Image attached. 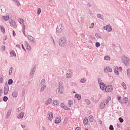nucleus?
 Instances as JSON below:
<instances>
[{"instance_id": "f257e3e1", "label": "nucleus", "mask_w": 130, "mask_h": 130, "mask_svg": "<svg viewBox=\"0 0 130 130\" xmlns=\"http://www.w3.org/2000/svg\"><path fill=\"white\" fill-rule=\"evenodd\" d=\"M59 45L61 47L66 46L67 45V39L66 38H62L59 40Z\"/></svg>"}, {"instance_id": "f03ea898", "label": "nucleus", "mask_w": 130, "mask_h": 130, "mask_svg": "<svg viewBox=\"0 0 130 130\" xmlns=\"http://www.w3.org/2000/svg\"><path fill=\"white\" fill-rule=\"evenodd\" d=\"M63 84V83L61 81H60L59 83L58 91L60 94H62V93H63V86H62Z\"/></svg>"}, {"instance_id": "7ed1b4c3", "label": "nucleus", "mask_w": 130, "mask_h": 130, "mask_svg": "<svg viewBox=\"0 0 130 130\" xmlns=\"http://www.w3.org/2000/svg\"><path fill=\"white\" fill-rule=\"evenodd\" d=\"M122 60L125 66H128L130 63V59L126 56H124L122 58Z\"/></svg>"}, {"instance_id": "20e7f679", "label": "nucleus", "mask_w": 130, "mask_h": 130, "mask_svg": "<svg viewBox=\"0 0 130 130\" xmlns=\"http://www.w3.org/2000/svg\"><path fill=\"white\" fill-rule=\"evenodd\" d=\"M63 29H64V26L62 24H60L57 26L56 32H57V33H60V32H62Z\"/></svg>"}, {"instance_id": "39448f33", "label": "nucleus", "mask_w": 130, "mask_h": 130, "mask_svg": "<svg viewBox=\"0 0 130 130\" xmlns=\"http://www.w3.org/2000/svg\"><path fill=\"white\" fill-rule=\"evenodd\" d=\"M9 22L11 27L14 28V29L17 28V24H16V22H15L13 19L9 20Z\"/></svg>"}, {"instance_id": "423d86ee", "label": "nucleus", "mask_w": 130, "mask_h": 130, "mask_svg": "<svg viewBox=\"0 0 130 130\" xmlns=\"http://www.w3.org/2000/svg\"><path fill=\"white\" fill-rule=\"evenodd\" d=\"M112 90L113 88L112 85H108V86H106V88H105V91L107 93H109V92H112Z\"/></svg>"}, {"instance_id": "0eeeda50", "label": "nucleus", "mask_w": 130, "mask_h": 130, "mask_svg": "<svg viewBox=\"0 0 130 130\" xmlns=\"http://www.w3.org/2000/svg\"><path fill=\"white\" fill-rule=\"evenodd\" d=\"M104 73H111L112 72V69L110 67H107L104 69Z\"/></svg>"}, {"instance_id": "6e6552de", "label": "nucleus", "mask_w": 130, "mask_h": 130, "mask_svg": "<svg viewBox=\"0 0 130 130\" xmlns=\"http://www.w3.org/2000/svg\"><path fill=\"white\" fill-rule=\"evenodd\" d=\"M27 38L28 40H30V42H32V43H35L36 40H35V39H34V38L33 37L28 35L27 36Z\"/></svg>"}, {"instance_id": "1a4fd4ad", "label": "nucleus", "mask_w": 130, "mask_h": 130, "mask_svg": "<svg viewBox=\"0 0 130 130\" xmlns=\"http://www.w3.org/2000/svg\"><path fill=\"white\" fill-rule=\"evenodd\" d=\"M106 107V104H105V102H101L100 105V108L101 109H104Z\"/></svg>"}, {"instance_id": "9d476101", "label": "nucleus", "mask_w": 130, "mask_h": 130, "mask_svg": "<svg viewBox=\"0 0 130 130\" xmlns=\"http://www.w3.org/2000/svg\"><path fill=\"white\" fill-rule=\"evenodd\" d=\"M100 87L101 89L103 90H105V88H106V85L103 82H101L100 84Z\"/></svg>"}, {"instance_id": "9b49d317", "label": "nucleus", "mask_w": 130, "mask_h": 130, "mask_svg": "<svg viewBox=\"0 0 130 130\" xmlns=\"http://www.w3.org/2000/svg\"><path fill=\"white\" fill-rule=\"evenodd\" d=\"M61 108H63V109H64V110H70V108L68 107L67 106L64 105V103H62L61 104Z\"/></svg>"}, {"instance_id": "f8f14e48", "label": "nucleus", "mask_w": 130, "mask_h": 130, "mask_svg": "<svg viewBox=\"0 0 130 130\" xmlns=\"http://www.w3.org/2000/svg\"><path fill=\"white\" fill-rule=\"evenodd\" d=\"M48 114H49V117L48 119L49 120H52V118H53V114H52V112H48Z\"/></svg>"}, {"instance_id": "ddd939ff", "label": "nucleus", "mask_w": 130, "mask_h": 130, "mask_svg": "<svg viewBox=\"0 0 130 130\" xmlns=\"http://www.w3.org/2000/svg\"><path fill=\"white\" fill-rule=\"evenodd\" d=\"M12 96L14 97V98L18 97V91H17V90H14L12 93Z\"/></svg>"}, {"instance_id": "4468645a", "label": "nucleus", "mask_w": 130, "mask_h": 130, "mask_svg": "<svg viewBox=\"0 0 130 130\" xmlns=\"http://www.w3.org/2000/svg\"><path fill=\"white\" fill-rule=\"evenodd\" d=\"M36 71V67H34L30 71V72L29 73V76H34V73H35Z\"/></svg>"}, {"instance_id": "2eb2a0df", "label": "nucleus", "mask_w": 130, "mask_h": 130, "mask_svg": "<svg viewBox=\"0 0 130 130\" xmlns=\"http://www.w3.org/2000/svg\"><path fill=\"white\" fill-rule=\"evenodd\" d=\"M61 121V117L60 116L57 117L55 120V123H59Z\"/></svg>"}, {"instance_id": "dca6fc26", "label": "nucleus", "mask_w": 130, "mask_h": 130, "mask_svg": "<svg viewBox=\"0 0 130 130\" xmlns=\"http://www.w3.org/2000/svg\"><path fill=\"white\" fill-rule=\"evenodd\" d=\"M24 45L27 50H31V47L28 42H26Z\"/></svg>"}, {"instance_id": "f3484780", "label": "nucleus", "mask_w": 130, "mask_h": 130, "mask_svg": "<svg viewBox=\"0 0 130 130\" xmlns=\"http://www.w3.org/2000/svg\"><path fill=\"white\" fill-rule=\"evenodd\" d=\"M41 88L40 89V92H41V93H43V92H44V89L46 88V85H43L42 86H41Z\"/></svg>"}, {"instance_id": "a211bd4d", "label": "nucleus", "mask_w": 130, "mask_h": 130, "mask_svg": "<svg viewBox=\"0 0 130 130\" xmlns=\"http://www.w3.org/2000/svg\"><path fill=\"white\" fill-rule=\"evenodd\" d=\"M11 114H12V110H9L7 113V115L6 116V118H10V116H11Z\"/></svg>"}, {"instance_id": "6ab92c4d", "label": "nucleus", "mask_w": 130, "mask_h": 130, "mask_svg": "<svg viewBox=\"0 0 130 130\" xmlns=\"http://www.w3.org/2000/svg\"><path fill=\"white\" fill-rule=\"evenodd\" d=\"M24 117V112H21L19 115L17 116V118L18 119H21V118H23Z\"/></svg>"}, {"instance_id": "aec40b11", "label": "nucleus", "mask_w": 130, "mask_h": 130, "mask_svg": "<svg viewBox=\"0 0 130 130\" xmlns=\"http://www.w3.org/2000/svg\"><path fill=\"white\" fill-rule=\"evenodd\" d=\"M97 17L99 18V19H101L103 21H104V16H103V15L101 14H98Z\"/></svg>"}, {"instance_id": "412c9836", "label": "nucleus", "mask_w": 130, "mask_h": 130, "mask_svg": "<svg viewBox=\"0 0 130 130\" xmlns=\"http://www.w3.org/2000/svg\"><path fill=\"white\" fill-rule=\"evenodd\" d=\"M106 30L108 31V32H110L112 30V28H111V26L110 25H107L106 26Z\"/></svg>"}, {"instance_id": "4be33fe9", "label": "nucleus", "mask_w": 130, "mask_h": 130, "mask_svg": "<svg viewBox=\"0 0 130 130\" xmlns=\"http://www.w3.org/2000/svg\"><path fill=\"white\" fill-rule=\"evenodd\" d=\"M74 104V103L72 100H70L68 101V106L69 107H72V105Z\"/></svg>"}, {"instance_id": "5701e85b", "label": "nucleus", "mask_w": 130, "mask_h": 130, "mask_svg": "<svg viewBox=\"0 0 130 130\" xmlns=\"http://www.w3.org/2000/svg\"><path fill=\"white\" fill-rule=\"evenodd\" d=\"M83 123L84 125H87L88 124V118L86 117L83 120Z\"/></svg>"}, {"instance_id": "b1692460", "label": "nucleus", "mask_w": 130, "mask_h": 130, "mask_svg": "<svg viewBox=\"0 0 130 130\" xmlns=\"http://www.w3.org/2000/svg\"><path fill=\"white\" fill-rule=\"evenodd\" d=\"M51 101H52V100H51V99L49 98L46 102L45 104H46V105H48L49 104H50V103H51Z\"/></svg>"}, {"instance_id": "393cba45", "label": "nucleus", "mask_w": 130, "mask_h": 130, "mask_svg": "<svg viewBox=\"0 0 130 130\" xmlns=\"http://www.w3.org/2000/svg\"><path fill=\"white\" fill-rule=\"evenodd\" d=\"M22 32L23 33L24 35H25V29H26V25H25V24H22Z\"/></svg>"}, {"instance_id": "a878e982", "label": "nucleus", "mask_w": 130, "mask_h": 130, "mask_svg": "<svg viewBox=\"0 0 130 130\" xmlns=\"http://www.w3.org/2000/svg\"><path fill=\"white\" fill-rule=\"evenodd\" d=\"M0 29H1V31L3 32V33H6V29H5L4 26L0 25Z\"/></svg>"}, {"instance_id": "bb28decb", "label": "nucleus", "mask_w": 130, "mask_h": 130, "mask_svg": "<svg viewBox=\"0 0 130 130\" xmlns=\"http://www.w3.org/2000/svg\"><path fill=\"white\" fill-rule=\"evenodd\" d=\"M88 118L90 122H93V120H94V117L92 115H90Z\"/></svg>"}, {"instance_id": "cd10ccee", "label": "nucleus", "mask_w": 130, "mask_h": 130, "mask_svg": "<svg viewBox=\"0 0 130 130\" xmlns=\"http://www.w3.org/2000/svg\"><path fill=\"white\" fill-rule=\"evenodd\" d=\"M44 84H45V79H43L40 83V86H43V85H44Z\"/></svg>"}, {"instance_id": "c85d7f7f", "label": "nucleus", "mask_w": 130, "mask_h": 130, "mask_svg": "<svg viewBox=\"0 0 130 130\" xmlns=\"http://www.w3.org/2000/svg\"><path fill=\"white\" fill-rule=\"evenodd\" d=\"M75 98H77V99H78V100H81V95L76 93L75 95Z\"/></svg>"}, {"instance_id": "c756f323", "label": "nucleus", "mask_w": 130, "mask_h": 130, "mask_svg": "<svg viewBox=\"0 0 130 130\" xmlns=\"http://www.w3.org/2000/svg\"><path fill=\"white\" fill-rule=\"evenodd\" d=\"M2 18L3 19H4V21H8L10 17L9 16H3Z\"/></svg>"}, {"instance_id": "7c9ffc66", "label": "nucleus", "mask_w": 130, "mask_h": 130, "mask_svg": "<svg viewBox=\"0 0 130 130\" xmlns=\"http://www.w3.org/2000/svg\"><path fill=\"white\" fill-rule=\"evenodd\" d=\"M18 22L20 23V24H21V25H23L24 24V20L22 18H19L18 19Z\"/></svg>"}, {"instance_id": "2f4dec72", "label": "nucleus", "mask_w": 130, "mask_h": 130, "mask_svg": "<svg viewBox=\"0 0 130 130\" xmlns=\"http://www.w3.org/2000/svg\"><path fill=\"white\" fill-rule=\"evenodd\" d=\"M9 93V89H4V95H7Z\"/></svg>"}, {"instance_id": "473e14b6", "label": "nucleus", "mask_w": 130, "mask_h": 130, "mask_svg": "<svg viewBox=\"0 0 130 130\" xmlns=\"http://www.w3.org/2000/svg\"><path fill=\"white\" fill-rule=\"evenodd\" d=\"M67 78H72L73 77V74L72 73H67L66 74Z\"/></svg>"}, {"instance_id": "72a5a7b5", "label": "nucleus", "mask_w": 130, "mask_h": 130, "mask_svg": "<svg viewBox=\"0 0 130 130\" xmlns=\"http://www.w3.org/2000/svg\"><path fill=\"white\" fill-rule=\"evenodd\" d=\"M10 53L12 56H16V53L14 51H11Z\"/></svg>"}, {"instance_id": "f704fd0d", "label": "nucleus", "mask_w": 130, "mask_h": 130, "mask_svg": "<svg viewBox=\"0 0 130 130\" xmlns=\"http://www.w3.org/2000/svg\"><path fill=\"white\" fill-rule=\"evenodd\" d=\"M88 14L89 15H90V16H91V17H93L94 16V15L93 14V12L91 10H89Z\"/></svg>"}, {"instance_id": "c9c22d12", "label": "nucleus", "mask_w": 130, "mask_h": 130, "mask_svg": "<svg viewBox=\"0 0 130 130\" xmlns=\"http://www.w3.org/2000/svg\"><path fill=\"white\" fill-rule=\"evenodd\" d=\"M85 101L87 103V105H90V104H91V101H90V100L85 99Z\"/></svg>"}, {"instance_id": "e433bc0d", "label": "nucleus", "mask_w": 130, "mask_h": 130, "mask_svg": "<svg viewBox=\"0 0 130 130\" xmlns=\"http://www.w3.org/2000/svg\"><path fill=\"white\" fill-rule=\"evenodd\" d=\"M127 76L130 78V69H128L126 72Z\"/></svg>"}, {"instance_id": "4c0bfd02", "label": "nucleus", "mask_w": 130, "mask_h": 130, "mask_svg": "<svg viewBox=\"0 0 130 130\" xmlns=\"http://www.w3.org/2000/svg\"><path fill=\"white\" fill-rule=\"evenodd\" d=\"M8 85H12L13 84V79H10L8 80Z\"/></svg>"}, {"instance_id": "58836bf2", "label": "nucleus", "mask_w": 130, "mask_h": 130, "mask_svg": "<svg viewBox=\"0 0 130 130\" xmlns=\"http://www.w3.org/2000/svg\"><path fill=\"white\" fill-rule=\"evenodd\" d=\"M8 96H5L3 98V101H4V102H7V101H8Z\"/></svg>"}, {"instance_id": "ea45409f", "label": "nucleus", "mask_w": 130, "mask_h": 130, "mask_svg": "<svg viewBox=\"0 0 130 130\" xmlns=\"http://www.w3.org/2000/svg\"><path fill=\"white\" fill-rule=\"evenodd\" d=\"M108 99H107L106 102H105V103H106V104H108V103H109V100H111V99L110 98V96H108Z\"/></svg>"}, {"instance_id": "a19ab883", "label": "nucleus", "mask_w": 130, "mask_h": 130, "mask_svg": "<svg viewBox=\"0 0 130 130\" xmlns=\"http://www.w3.org/2000/svg\"><path fill=\"white\" fill-rule=\"evenodd\" d=\"M121 85H122V87H123L124 89H125V90H126V85L125 84V83L124 82H122Z\"/></svg>"}, {"instance_id": "79ce46f5", "label": "nucleus", "mask_w": 130, "mask_h": 130, "mask_svg": "<svg viewBox=\"0 0 130 130\" xmlns=\"http://www.w3.org/2000/svg\"><path fill=\"white\" fill-rule=\"evenodd\" d=\"M4 89H9V85L8 84L7 82H6V83H5Z\"/></svg>"}, {"instance_id": "37998d69", "label": "nucleus", "mask_w": 130, "mask_h": 130, "mask_svg": "<svg viewBox=\"0 0 130 130\" xmlns=\"http://www.w3.org/2000/svg\"><path fill=\"white\" fill-rule=\"evenodd\" d=\"M104 58L106 60H110V57L108 56H105Z\"/></svg>"}, {"instance_id": "c03bdc74", "label": "nucleus", "mask_w": 130, "mask_h": 130, "mask_svg": "<svg viewBox=\"0 0 130 130\" xmlns=\"http://www.w3.org/2000/svg\"><path fill=\"white\" fill-rule=\"evenodd\" d=\"M86 82V79L85 78H82L80 80V83H84Z\"/></svg>"}, {"instance_id": "a18cd8bd", "label": "nucleus", "mask_w": 130, "mask_h": 130, "mask_svg": "<svg viewBox=\"0 0 130 130\" xmlns=\"http://www.w3.org/2000/svg\"><path fill=\"white\" fill-rule=\"evenodd\" d=\"M13 73V67H11L9 70V75H12V73Z\"/></svg>"}, {"instance_id": "49530a36", "label": "nucleus", "mask_w": 130, "mask_h": 130, "mask_svg": "<svg viewBox=\"0 0 130 130\" xmlns=\"http://www.w3.org/2000/svg\"><path fill=\"white\" fill-rule=\"evenodd\" d=\"M123 101H124V103H125V104H126V103H127V98H124L123 99Z\"/></svg>"}, {"instance_id": "de8ad7c7", "label": "nucleus", "mask_w": 130, "mask_h": 130, "mask_svg": "<svg viewBox=\"0 0 130 130\" xmlns=\"http://www.w3.org/2000/svg\"><path fill=\"white\" fill-rule=\"evenodd\" d=\"M100 45H101V44H100V43L99 42H96L95 43V46L96 47H99L100 46Z\"/></svg>"}, {"instance_id": "09e8293b", "label": "nucleus", "mask_w": 130, "mask_h": 130, "mask_svg": "<svg viewBox=\"0 0 130 130\" xmlns=\"http://www.w3.org/2000/svg\"><path fill=\"white\" fill-rule=\"evenodd\" d=\"M98 81L100 85L101 83H102V79H101L100 78H98Z\"/></svg>"}, {"instance_id": "8fccbe9b", "label": "nucleus", "mask_w": 130, "mask_h": 130, "mask_svg": "<svg viewBox=\"0 0 130 130\" xmlns=\"http://www.w3.org/2000/svg\"><path fill=\"white\" fill-rule=\"evenodd\" d=\"M53 103L54 105H58V102H57V100H54Z\"/></svg>"}, {"instance_id": "3c124183", "label": "nucleus", "mask_w": 130, "mask_h": 130, "mask_svg": "<svg viewBox=\"0 0 130 130\" xmlns=\"http://www.w3.org/2000/svg\"><path fill=\"white\" fill-rule=\"evenodd\" d=\"M40 13H41V9L38 8L37 12L38 15H40Z\"/></svg>"}, {"instance_id": "603ef678", "label": "nucleus", "mask_w": 130, "mask_h": 130, "mask_svg": "<svg viewBox=\"0 0 130 130\" xmlns=\"http://www.w3.org/2000/svg\"><path fill=\"white\" fill-rule=\"evenodd\" d=\"M114 73L115 75H117V76H118V75H119V73L118 72V71L115 70V69Z\"/></svg>"}, {"instance_id": "864d4df0", "label": "nucleus", "mask_w": 130, "mask_h": 130, "mask_svg": "<svg viewBox=\"0 0 130 130\" xmlns=\"http://www.w3.org/2000/svg\"><path fill=\"white\" fill-rule=\"evenodd\" d=\"M110 130H114V128L113 127V125H110L109 126Z\"/></svg>"}, {"instance_id": "5fc2aeb1", "label": "nucleus", "mask_w": 130, "mask_h": 130, "mask_svg": "<svg viewBox=\"0 0 130 130\" xmlns=\"http://www.w3.org/2000/svg\"><path fill=\"white\" fill-rule=\"evenodd\" d=\"M119 120L121 123H122V122H123V119L121 117L119 118Z\"/></svg>"}, {"instance_id": "6e6d98bb", "label": "nucleus", "mask_w": 130, "mask_h": 130, "mask_svg": "<svg viewBox=\"0 0 130 130\" xmlns=\"http://www.w3.org/2000/svg\"><path fill=\"white\" fill-rule=\"evenodd\" d=\"M15 4H16L17 7H20V2L18 0L15 2Z\"/></svg>"}, {"instance_id": "4d7b16f0", "label": "nucleus", "mask_w": 130, "mask_h": 130, "mask_svg": "<svg viewBox=\"0 0 130 130\" xmlns=\"http://www.w3.org/2000/svg\"><path fill=\"white\" fill-rule=\"evenodd\" d=\"M117 98L119 102H120V103H121V101H120L121 99V96H118Z\"/></svg>"}, {"instance_id": "13d9d810", "label": "nucleus", "mask_w": 130, "mask_h": 130, "mask_svg": "<svg viewBox=\"0 0 130 130\" xmlns=\"http://www.w3.org/2000/svg\"><path fill=\"white\" fill-rule=\"evenodd\" d=\"M2 95H3V89H0V97H1V96H2Z\"/></svg>"}, {"instance_id": "bf43d9fd", "label": "nucleus", "mask_w": 130, "mask_h": 130, "mask_svg": "<svg viewBox=\"0 0 130 130\" xmlns=\"http://www.w3.org/2000/svg\"><path fill=\"white\" fill-rule=\"evenodd\" d=\"M12 33L14 37H15V36H16V32H15V30H13Z\"/></svg>"}, {"instance_id": "052dcab7", "label": "nucleus", "mask_w": 130, "mask_h": 130, "mask_svg": "<svg viewBox=\"0 0 130 130\" xmlns=\"http://www.w3.org/2000/svg\"><path fill=\"white\" fill-rule=\"evenodd\" d=\"M95 35L96 37H100V36L99 35V33H95Z\"/></svg>"}, {"instance_id": "680f3d73", "label": "nucleus", "mask_w": 130, "mask_h": 130, "mask_svg": "<svg viewBox=\"0 0 130 130\" xmlns=\"http://www.w3.org/2000/svg\"><path fill=\"white\" fill-rule=\"evenodd\" d=\"M93 27H94V22H92L91 24V26H90V27H89V28H93Z\"/></svg>"}, {"instance_id": "e2e57ef3", "label": "nucleus", "mask_w": 130, "mask_h": 130, "mask_svg": "<svg viewBox=\"0 0 130 130\" xmlns=\"http://www.w3.org/2000/svg\"><path fill=\"white\" fill-rule=\"evenodd\" d=\"M21 46H22V49H23V50H24V51H26V49H25V47H24V45L22 44Z\"/></svg>"}, {"instance_id": "0e129e2a", "label": "nucleus", "mask_w": 130, "mask_h": 130, "mask_svg": "<svg viewBox=\"0 0 130 130\" xmlns=\"http://www.w3.org/2000/svg\"><path fill=\"white\" fill-rule=\"evenodd\" d=\"M16 47H17L19 49H21V46L20 45H16Z\"/></svg>"}, {"instance_id": "69168bd1", "label": "nucleus", "mask_w": 130, "mask_h": 130, "mask_svg": "<svg viewBox=\"0 0 130 130\" xmlns=\"http://www.w3.org/2000/svg\"><path fill=\"white\" fill-rule=\"evenodd\" d=\"M81 128L80 127H77L75 129V130H81Z\"/></svg>"}, {"instance_id": "338daca9", "label": "nucleus", "mask_w": 130, "mask_h": 130, "mask_svg": "<svg viewBox=\"0 0 130 130\" xmlns=\"http://www.w3.org/2000/svg\"><path fill=\"white\" fill-rule=\"evenodd\" d=\"M87 7H88V8H91V4H90L88 3V4H87Z\"/></svg>"}, {"instance_id": "774afa93", "label": "nucleus", "mask_w": 130, "mask_h": 130, "mask_svg": "<svg viewBox=\"0 0 130 130\" xmlns=\"http://www.w3.org/2000/svg\"><path fill=\"white\" fill-rule=\"evenodd\" d=\"M0 83H3V77L0 78Z\"/></svg>"}]
</instances>
